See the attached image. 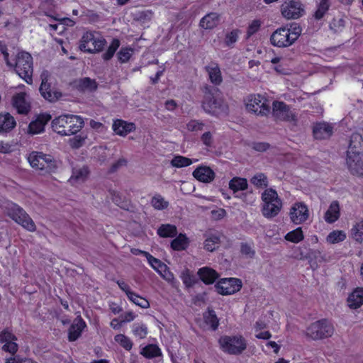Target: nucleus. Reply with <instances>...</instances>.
Wrapping results in <instances>:
<instances>
[{
    "mask_svg": "<svg viewBox=\"0 0 363 363\" xmlns=\"http://www.w3.org/2000/svg\"><path fill=\"white\" fill-rule=\"evenodd\" d=\"M83 118L77 115H61L52 121V130L60 135H74L84 127Z\"/></svg>",
    "mask_w": 363,
    "mask_h": 363,
    "instance_id": "obj_1",
    "label": "nucleus"
},
{
    "mask_svg": "<svg viewBox=\"0 0 363 363\" xmlns=\"http://www.w3.org/2000/svg\"><path fill=\"white\" fill-rule=\"evenodd\" d=\"M202 108L206 113L211 115L225 113L228 110L221 92L215 86L205 87Z\"/></svg>",
    "mask_w": 363,
    "mask_h": 363,
    "instance_id": "obj_2",
    "label": "nucleus"
},
{
    "mask_svg": "<svg viewBox=\"0 0 363 363\" xmlns=\"http://www.w3.org/2000/svg\"><path fill=\"white\" fill-rule=\"evenodd\" d=\"M261 199L263 201L262 213L265 218H272L279 214L282 208V201L276 190L272 188L265 189Z\"/></svg>",
    "mask_w": 363,
    "mask_h": 363,
    "instance_id": "obj_3",
    "label": "nucleus"
},
{
    "mask_svg": "<svg viewBox=\"0 0 363 363\" xmlns=\"http://www.w3.org/2000/svg\"><path fill=\"white\" fill-rule=\"evenodd\" d=\"M334 331L333 325L329 320L321 319L307 327L306 335L313 340H318L331 337Z\"/></svg>",
    "mask_w": 363,
    "mask_h": 363,
    "instance_id": "obj_4",
    "label": "nucleus"
},
{
    "mask_svg": "<svg viewBox=\"0 0 363 363\" xmlns=\"http://www.w3.org/2000/svg\"><path fill=\"white\" fill-rule=\"evenodd\" d=\"M220 349L230 354H240L247 347V343L242 336H223L218 340Z\"/></svg>",
    "mask_w": 363,
    "mask_h": 363,
    "instance_id": "obj_5",
    "label": "nucleus"
},
{
    "mask_svg": "<svg viewBox=\"0 0 363 363\" xmlns=\"http://www.w3.org/2000/svg\"><path fill=\"white\" fill-rule=\"evenodd\" d=\"M106 43V40L99 36H96L94 33L87 31L82 35L79 49L82 51L94 53L101 52Z\"/></svg>",
    "mask_w": 363,
    "mask_h": 363,
    "instance_id": "obj_6",
    "label": "nucleus"
},
{
    "mask_svg": "<svg viewBox=\"0 0 363 363\" xmlns=\"http://www.w3.org/2000/svg\"><path fill=\"white\" fill-rule=\"evenodd\" d=\"M28 161L33 168L51 172L55 168V160L50 155L33 152L28 157Z\"/></svg>",
    "mask_w": 363,
    "mask_h": 363,
    "instance_id": "obj_7",
    "label": "nucleus"
},
{
    "mask_svg": "<svg viewBox=\"0 0 363 363\" xmlns=\"http://www.w3.org/2000/svg\"><path fill=\"white\" fill-rule=\"evenodd\" d=\"M272 115L279 121L294 122L297 120L294 111L283 101H274L273 102Z\"/></svg>",
    "mask_w": 363,
    "mask_h": 363,
    "instance_id": "obj_8",
    "label": "nucleus"
},
{
    "mask_svg": "<svg viewBox=\"0 0 363 363\" xmlns=\"http://www.w3.org/2000/svg\"><path fill=\"white\" fill-rule=\"evenodd\" d=\"M267 101L261 95L250 96L246 103V108L248 111L257 116H267L270 111V107Z\"/></svg>",
    "mask_w": 363,
    "mask_h": 363,
    "instance_id": "obj_9",
    "label": "nucleus"
},
{
    "mask_svg": "<svg viewBox=\"0 0 363 363\" xmlns=\"http://www.w3.org/2000/svg\"><path fill=\"white\" fill-rule=\"evenodd\" d=\"M282 16L287 19H297L305 13L304 6L298 0L285 1L281 8Z\"/></svg>",
    "mask_w": 363,
    "mask_h": 363,
    "instance_id": "obj_10",
    "label": "nucleus"
},
{
    "mask_svg": "<svg viewBox=\"0 0 363 363\" xmlns=\"http://www.w3.org/2000/svg\"><path fill=\"white\" fill-rule=\"evenodd\" d=\"M50 74L48 70H43L40 74L41 84L39 91L42 96L50 102H54L62 96L60 91H52L51 84L48 82Z\"/></svg>",
    "mask_w": 363,
    "mask_h": 363,
    "instance_id": "obj_11",
    "label": "nucleus"
},
{
    "mask_svg": "<svg viewBox=\"0 0 363 363\" xmlns=\"http://www.w3.org/2000/svg\"><path fill=\"white\" fill-rule=\"evenodd\" d=\"M218 294L230 295L240 291L242 281L237 278H225L218 281L215 285Z\"/></svg>",
    "mask_w": 363,
    "mask_h": 363,
    "instance_id": "obj_12",
    "label": "nucleus"
},
{
    "mask_svg": "<svg viewBox=\"0 0 363 363\" xmlns=\"http://www.w3.org/2000/svg\"><path fill=\"white\" fill-rule=\"evenodd\" d=\"M270 41L273 45L279 48L289 47L294 43L288 27H281L277 29L272 34Z\"/></svg>",
    "mask_w": 363,
    "mask_h": 363,
    "instance_id": "obj_13",
    "label": "nucleus"
},
{
    "mask_svg": "<svg viewBox=\"0 0 363 363\" xmlns=\"http://www.w3.org/2000/svg\"><path fill=\"white\" fill-rule=\"evenodd\" d=\"M17 338L8 328L0 333V342L3 344L2 350L6 352L14 354L18 351Z\"/></svg>",
    "mask_w": 363,
    "mask_h": 363,
    "instance_id": "obj_14",
    "label": "nucleus"
},
{
    "mask_svg": "<svg viewBox=\"0 0 363 363\" xmlns=\"http://www.w3.org/2000/svg\"><path fill=\"white\" fill-rule=\"evenodd\" d=\"M291 220L296 225L301 224L308 218V210L303 203H294L290 209Z\"/></svg>",
    "mask_w": 363,
    "mask_h": 363,
    "instance_id": "obj_15",
    "label": "nucleus"
},
{
    "mask_svg": "<svg viewBox=\"0 0 363 363\" xmlns=\"http://www.w3.org/2000/svg\"><path fill=\"white\" fill-rule=\"evenodd\" d=\"M333 125L329 123L317 122L313 125V135L315 140H327L333 134Z\"/></svg>",
    "mask_w": 363,
    "mask_h": 363,
    "instance_id": "obj_16",
    "label": "nucleus"
},
{
    "mask_svg": "<svg viewBox=\"0 0 363 363\" xmlns=\"http://www.w3.org/2000/svg\"><path fill=\"white\" fill-rule=\"evenodd\" d=\"M346 163L353 175L363 176V155L362 154L347 155Z\"/></svg>",
    "mask_w": 363,
    "mask_h": 363,
    "instance_id": "obj_17",
    "label": "nucleus"
},
{
    "mask_svg": "<svg viewBox=\"0 0 363 363\" xmlns=\"http://www.w3.org/2000/svg\"><path fill=\"white\" fill-rule=\"evenodd\" d=\"M16 125L14 117L6 111L0 112V135H6Z\"/></svg>",
    "mask_w": 363,
    "mask_h": 363,
    "instance_id": "obj_18",
    "label": "nucleus"
},
{
    "mask_svg": "<svg viewBox=\"0 0 363 363\" xmlns=\"http://www.w3.org/2000/svg\"><path fill=\"white\" fill-rule=\"evenodd\" d=\"M72 86L80 92H92L97 89L98 84L95 79L84 77L74 80Z\"/></svg>",
    "mask_w": 363,
    "mask_h": 363,
    "instance_id": "obj_19",
    "label": "nucleus"
},
{
    "mask_svg": "<svg viewBox=\"0 0 363 363\" xmlns=\"http://www.w3.org/2000/svg\"><path fill=\"white\" fill-rule=\"evenodd\" d=\"M194 178L201 182L210 183L214 179L216 174L212 169L207 166H199L192 173Z\"/></svg>",
    "mask_w": 363,
    "mask_h": 363,
    "instance_id": "obj_20",
    "label": "nucleus"
},
{
    "mask_svg": "<svg viewBox=\"0 0 363 363\" xmlns=\"http://www.w3.org/2000/svg\"><path fill=\"white\" fill-rule=\"evenodd\" d=\"M51 119L49 114H42L36 120L30 123L28 125V134L35 135L44 131L45 124Z\"/></svg>",
    "mask_w": 363,
    "mask_h": 363,
    "instance_id": "obj_21",
    "label": "nucleus"
},
{
    "mask_svg": "<svg viewBox=\"0 0 363 363\" xmlns=\"http://www.w3.org/2000/svg\"><path fill=\"white\" fill-rule=\"evenodd\" d=\"M136 127L133 123H128L125 121L118 119L113 123V130L118 135L125 136L128 133L134 131Z\"/></svg>",
    "mask_w": 363,
    "mask_h": 363,
    "instance_id": "obj_22",
    "label": "nucleus"
},
{
    "mask_svg": "<svg viewBox=\"0 0 363 363\" xmlns=\"http://www.w3.org/2000/svg\"><path fill=\"white\" fill-rule=\"evenodd\" d=\"M86 323L82 318H76L69 328L68 338L69 341H75L82 334Z\"/></svg>",
    "mask_w": 363,
    "mask_h": 363,
    "instance_id": "obj_23",
    "label": "nucleus"
},
{
    "mask_svg": "<svg viewBox=\"0 0 363 363\" xmlns=\"http://www.w3.org/2000/svg\"><path fill=\"white\" fill-rule=\"evenodd\" d=\"M7 46L6 44L4 42L0 40V52L4 55V59L6 63V65L9 67H13L17 69L18 68V64L21 57H23V52L18 51L16 56L9 58V54L7 52Z\"/></svg>",
    "mask_w": 363,
    "mask_h": 363,
    "instance_id": "obj_24",
    "label": "nucleus"
},
{
    "mask_svg": "<svg viewBox=\"0 0 363 363\" xmlns=\"http://www.w3.org/2000/svg\"><path fill=\"white\" fill-rule=\"evenodd\" d=\"M198 275L206 284H213L219 277V274L216 271L207 267L199 269Z\"/></svg>",
    "mask_w": 363,
    "mask_h": 363,
    "instance_id": "obj_25",
    "label": "nucleus"
},
{
    "mask_svg": "<svg viewBox=\"0 0 363 363\" xmlns=\"http://www.w3.org/2000/svg\"><path fill=\"white\" fill-rule=\"evenodd\" d=\"M210 81L215 85H219L222 81V75L220 67L217 63L212 62L206 67Z\"/></svg>",
    "mask_w": 363,
    "mask_h": 363,
    "instance_id": "obj_26",
    "label": "nucleus"
},
{
    "mask_svg": "<svg viewBox=\"0 0 363 363\" xmlns=\"http://www.w3.org/2000/svg\"><path fill=\"white\" fill-rule=\"evenodd\" d=\"M340 204L337 201H333L325 213L324 218L328 223H333L340 218Z\"/></svg>",
    "mask_w": 363,
    "mask_h": 363,
    "instance_id": "obj_27",
    "label": "nucleus"
},
{
    "mask_svg": "<svg viewBox=\"0 0 363 363\" xmlns=\"http://www.w3.org/2000/svg\"><path fill=\"white\" fill-rule=\"evenodd\" d=\"M89 174V170L87 167L83 166L79 168H74L72 170V174L69 179V182L72 184L75 185L84 182Z\"/></svg>",
    "mask_w": 363,
    "mask_h": 363,
    "instance_id": "obj_28",
    "label": "nucleus"
},
{
    "mask_svg": "<svg viewBox=\"0 0 363 363\" xmlns=\"http://www.w3.org/2000/svg\"><path fill=\"white\" fill-rule=\"evenodd\" d=\"M220 21V16L217 13H210L206 15L200 21V26L204 29L215 28Z\"/></svg>",
    "mask_w": 363,
    "mask_h": 363,
    "instance_id": "obj_29",
    "label": "nucleus"
},
{
    "mask_svg": "<svg viewBox=\"0 0 363 363\" xmlns=\"http://www.w3.org/2000/svg\"><path fill=\"white\" fill-rule=\"evenodd\" d=\"M349 306L357 308L363 304V288H357L347 298Z\"/></svg>",
    "mask_w": 363,
    "mask_h": 363,
    "instance_id": "obj_30",
    "label": "nucleus"
},
{
    "mask_svg": "<svg viewBox=\"0 0 363 363\" xmlns=\"http://www.w3.org/2000/svg\"><path fill=\"white\" fill-rule=\"evenodd\" d=\"M220 242V235L216 233H209L203 242V247L208 252H213L219 247Z\"/></svg>",
    "mask_w": 363,
    "mask_h": 363,
    "instance_id": "obj_31",
    "label": "nucleus"
},
{
    "mask_svg": "<svg viewBox=\"0 0 363 363\" xmlns=\"http://www.w3.org/2000/svg\"><path fill=\"white\" fill-rule=\"evenodd\" d=\"M33 57L30 53L24 52V81L32 84Z\"/></svg>",
    "mask_w": 363,
    "mask_h": 363,
    "instance_id": "obj_32",
    "label": "nucleus"
},
{
    "mask_svg": "<svg viewBox=\"0 0 363 363\" xmlns=\"http://www.w3.org/2000/svg\"><path fill=\"white\" fill-rule=\"evenodd\" d=\"M362 149V136L358 134H354L351 137L347 155L361 154Z\"/></svg>",
    "mask_w": 363,
    "mask_h": 363,
    "instance_id": "obj_33",
    "label": "nucleus"
},
{
    "mask_svg": "<svg viewBox=\"0 0 363 363\" xmlns=\"http://www.w3.org/2000/svg\"><path fill=\"white\" fill-rule=\"evenodd\" d=\"M248 187V183L246 179L235 177L229 182V189L234 193L239 191L246 190Z\"/></svg>",
    "mask_w": 363,
    "mask_h": 363,
    "instance_id": "obj_34",
    "label": "nucleus"
},
{
    "mask_svg": "<svg viewBox=\"0 0 363 363\" xmlns=\"http://www.w3.org/2000/svg\"><path fill=\"white\" fill-rule=\"evenodd\" d=\"M203 319L205 323L207 325H209L213 330H217L219 325V320L216 312L213 309L208 308L207 311L203 313Z\"/></svg>",
    "mask_w": 363,
    "mask_h": 363,
    "instance_id": "obj_35",
    "label": "nucleus"
},
{
    "mask_svg": "<svg viewBox=\"0 0 363 363\" xmlns=\"http://www.w3.org/2000/svg\"><path fill=\"white\" fill-rule=\"evenodd\" d=\"M157 234L162 238H174L177 234L175 225L162 224L157 230Z\"/></svg>",
    "mask_w": 363,
    "mask_h": 363,
    "instance_id": "obj_36",
    "label": "nucleus"
},
{
    "mask_svg": "<svg viewBox=\"0 0 363 363\" xmlns=\"http://www.w3.org/2000/svg\"><path fill=\"white\" fill-rule=\"evenodd\" d=\"M189 245V240L184 234H179L176 238L171 242V247L173 250L181 251L185 250Z\"/></svg>",
    "mask_w": 363,
    "mask_h": 363,
    "instance_id": "obj_37",
    "label": "nucleus"
},
{
    "mask_svg": "<svg viewBox=\"0 0 363 363\" xmlns=\"http://www.w3.org/2000/svg\"><path fill=\"white\" fill-rule=\"evenodd\" d=\"M140 354L148 359L160 357L162 354L160 349L156 345L153 344L144 347Z\"/></svg>",
    "mask_w": 363,
    "mask_h": 363,
    "instance_id": "obj_38",
    "label": "nucleus"
},
{
    "mask_svg": "<svg viewBox=\"0 0 363 363\" xmlns=\"http://www.w3.org/2000/svg\"><path fill=\"white\" fill-rule=\"evenodd\" d=\"M140 252L145 255L150 264L160 274H162V271L166 269L167 265L162 262L160 259L154 257L147 252L140 251Z\"/></svg>",
    "mask_w": 363,
    "mask_h": 363,
    "instance_id": "obj_39",
    "label": "nucleus"
},
{
    "mask_svg": "<svg viewBox=\"0 0 363 363\" xmlns=\"http://www.w3.org/2000/svg\"><path fill=\"white\" fill-rule=\"evenodd\" d=\"M331 6L330 0H320L318 5V9L314 13L316 20H320L328 12Z\"/></svg>",
    "mask_w": 363,
    "mask_h": 363,
    "instance_id": "obj_40",
    "label": "nucleus"
},
{
    "mask_svg": "<svg viewBox=\"0 0 363 363\" xmlns=\"http://www.w3.org/2000/svg\"><path fill=\"white\" fill-rule=\"evenodd\" d=\"M250 182L257 188H266L269 185L267 177L264 173H257L251 179Z\"/></svg>",
    "mask_w": 363,
    "mask_h": 363,
    "instance_id": "obj_41",
    "label": "nucleus"
},
{
    "mask_svg": "<svg viewBox=\"0 0 363 363\" xmlns=\"http://www.w3.org/2000/svg\"><path fill=\"white\" fill-rule=\"evenodd\" d=\"M150 203L156 210H164L169 206V202L165 201L160 194H155L151 199Z\"/></svg>",
    "mask_w": 363,
    "mask_h": 363,
    "instance_id": "obj_42",
    "label": "nucleus"
},
{
    "mask_svg": "<svg viewBox=\"0 0 363 363\" xmlns=\"http://www.w3.org/2000/svg\"><path fill=\"white\" fill-rule=\"evenodd\" d=\"M170 163L172 167L182 168L191 165L192 164V160L184 156L177 155L173 157Z\"/></svg>",
    "mask_w": 363,
    "mask_h": 363,
    "instance_id": "obj_43",
    "label": "nucleus"
},
{
    "mask_svg": "<svg viewBox=\"0 0 363 363\" xmlns=\"http://www.w3.org/2000/svg\"><path fill=\"white\" fill-rule=\"evenodd\" d=\"M304 238L301 228H298L292 231L289 232L285 235V239L294 243H298Z\"/></svg>",
    "mask_w": 363,
    "mask_h": 363,
    "instance_id": "obj_44",
    "label": "nucleus"
},
{
    "mask_svg": "<svg viewBox=\"0 0 363 363\" xmlns=\"http://www.w3.org/2000/svg\"><path fill=\"white\" fill-rule=\"evenodd\" d=\"M352 238L359 242H363V220L356 223L351 230Z\"/></svg>",
    "mask_w": 363,
    "mask_h": 363,
    "instance_id": "obj_45",
    "label": "nucleus"
},
{
    "mask_svg": "<svg viewBox=\"0 0 363 363\" xmlns=\"http://www.w3.org/2000/svg\"><path fill=\"white\" fill-rule=\"evenodd\" d=\"M120 40L117 38H114L113 39L111 45L108 46L107 50L106 52L104 53L103 55V59L104 60H111L114 53L116 52V51L117 50V49L119 48L120 46Z\"/></svg>",
    "mask_w": 363,
    "mask_h": 363,
    "instance_id": "obj_46",
    "label": "nucleus"
},
{
    "mask_svg": "<svg viewBox=\"0 0 363 363\" xmlns=\"http://www.w3.org/2000/svg\"><path fill=\"white\" fill-rule=\"evenodd\" d=\"M114 340L125 350L130 351L133 347V342L131 340L123 334L116 335Z\"/></svg>",
    "mask_w": 363,
    "mask_h": 363,
    "instance_id": "obj_47",
    "label": "nucleus"
},
{
    "mask_svg": "<svg viewBox=\"0 0 363 363\" xmlns=\"http://www.w3.org/2000/svg\"><path fill=\"white\" fill-rule=\"evenodd\" d=\"M346 238L345 233L342 230H333L327 236V241L335 244L343 241Z\"/></svg>",
    "mask_w": 363,
    "mask_h": 363,
    "instance_id": "obj_48",
    "label": "nucleus"
},
{
    "mask_svg": "<svg viewBox=\"0 0 363 363\" xmlns=\"http://www.w3.org/2000/svg\"><path fill=\"white\" fill-rule=\"evenodd\" d=\"M147 328L143 323H134L133 325V333L140 339H144L147 335Z\"/></svg>",
    "mask_w": 363,
    "mask_h": 363,
    "instance_id": "obj_49",
    "label": "nucleus"
},
{
    "mask_svg": "<svg viewBox=\"0 0 363 363\" xmlns=\"http://www.w3.org/2000/svg\"><path fill=\"white\" fill-rule=\"evenodd\" d=\"M128 297L135 305L139 306L143 308H147L150 307V303L147 300L138 296L133 291L130 293V295Z\"/></svg>",
    "mask_w": 363,
    "mask_h": 363,
    "instance_id": "obj_50",
    "label": "nucleus"
},
{
    "mask_svg": "<svg viewBox=\"0 0 363 363\" xmlns=\"http://www.w3.org/2000/svg\"><path fill=\"white\" fill-rule=\"evenodd\" d=\"M9 206H11L13 208L12 212H9V216L14 220L17 223L23 225V213L21 209L17 206L15 203H8Z\"/></svg>",
    "mask_w": 363,
    "mask_h": 363,
    "instance_id": "obj_51",
    "label": "nucleus"
},
{
    "mask_svg": "<svg viewBox=\"0 0 363 363\" xmlns=\"http://www.w3.org/2000/svg\"><path fill=\"white\" fill-rule=\"evenodd\" d=\"M133 53V50L132 48L128 47L121 48V49L117 53V57L121 63H125L130 60Z\"/></svg>",
    "mask_w": 363,
    "mask_h": 363,
    "instance_id": "obj_52",
    "label": "nucleus"
},
{
    "mask_svg": "<svg viewBox=\"0 0 363 363\" xmlns=\"http://www.w3.org/2000/svg\"><path fill=\"white\" fill-rule=\"evenodd\" d=\"M345 26V20L342 17H335L330 23V28L335 33L340 32Z\"/></svg>",
    "mask_w": 363,
    "mask_h": 363,
    "instance_id": "obj_53",
    "label": "nucleus"
},
{
    "mask_svg": "<svg viewBox=\"0 0 363 363\" xmlns=\"http://www.w3.org/2000/svg\"><path fill=\"white\" fill-rule=\"evenodd\" d=\"M86 139V135H77L69 140V145L73 149H78L84 145Z\"/></svg>",
    "mask_w": 363,
    "mask_h": 363,
    "instance_id": "obj_54",
    "label": "nucleus"
},
{
    "mask_svg": "<svg viewBox=\"0 0 363 363\" xmlns=\"http://www.w3.org/2000/svg\"><path fill=\"white\" fill-rule=\"evenodd\" d=\"M11 103L12 106L16 108L17 112L19 114H23V91L13 96Z\"/></svg>",
    "mask_w": 363,
    "mask_h": 363,
    "instance_id": "obj_55",
    "label": "nucleus"
},
{
    "mask_svg": "<svg viewBox=\"0 0 363 363\" xmlns=\"http://www.w3.org/2000/svg\"><path fill=\"white\" fill-rule=\"evenodd\" d=\"M205 123L199 120H191L186 124V128L191 132H199L203 130Z\"/></svg>",
    "mask_w": 363,
    "mask_h": 363,
    "instance_id": "obj_56",
    "label": "nucleus"
},
{
    "mask_svg": "<svg viewBox=\"0 0 363 363\" xmlns=\"http://www.w3.org/2000/svg\"><path fill=\"white\" fill-rule=\"evenodd\" d=\"M181 278L186 287H191L196 282V278L191 274L189 270L184 271L181 274Z\"/></svg>",
    "mask_w": 363,
    "mask_h": 363,
    "instance_id": "obj_57",
    "label": "nucleus"
},
{
    "mask_svg": "<svg viewBox=\"0 0 363 363\" xmlns=\"http://www.w3.org/2000/svg\"><path fill=\"white\" fill-rule=\"evenodd\" d=\"M240 33V31L239 30L235 29L227 33L225 39L226 45L231 47L234 43H235L238 39V35Z\"/></svg>",
    "mask_w": 363,
    "mask_h": 363,
    "instance_id": "obj_58",
    "label": "nucleus"
},
{
    "mask_svg": "<svg viewBox=\"0 0 363 363\" xmlns=\"http://www.w3.org/2000/svg\"><path fill=\"white\" fill-rule=\"evenodd\" d=\"M240 252L247 258H252L255 255V251L252 247L246 242L241 243Z\"/></svg>",
    "mask_w": 363,
    "mask_h": 363,
    "instance_id": "obj_59",
    "label": "nucleus"
},
{
    "mask_svg": "<svg viewBox=\"0 0 363 363\" xmlns=\"http://www.w3.org/2000/svg\"><path fill=\"white\" fill-rule=\"evenodd\" d=\"M261 26V22L259 20H254L249 25L247 31V38H249L253 34L257 33Z\"/></svg>",
    "mask_w": 363,
    "mask_h": 363,
    "instance_id": "obj_60",
    "label": "nucleus"
},
{
    "mask_svg": "<svg viewBox=\"0 0 363 363\" xmlns=\"http://www.w3.org/2000/svg\"><path fill=\"white\" fill-rule=\"evenodd\" d=\"M24 228L29 231L33 232L36 229V226L32 218L28 214L24 212Z\"/></svg>",
    "mask_w": 363,
    "mask_h": 363,
    "instance_id": "obj_61",
    "label": "nucleus"
},
{
    "mask_svg": "<svg viewBox=\"0 0 363 363\" xmlns=\"http://www.w3.org/2000/svg\"><path fill=\"white\" fill-rule=\"evenodd\" d=\"M201 140L204 145L211 147L213 142L212 133L210 131L205 132L201 135Z\"/></svg>",
    "mask_w": 363,
    "mask_h": 363,
    "instance_id": "obj_62",
    "label": "nucleus"
},
{
    "mask_svg": "<svg viewBox=\"0 0 363 363\" xmlns=\"http://www.w3.org/2000/svg\"><path fill=\"white\" fill-rule=\"evenodd\" d=\"M290 32V36L291 40H293L294 43L298 38L301 35V29L299 26H291L288 28Z\"/></svg>",
    "mask_w": 363,
    "mask_h": 363,
    "instance_id": "obj_63",
    "label": "nucleus"
},
{
    "mask_svg": "<svg viewBox=\"0 0 363 363\" xmlns=\"http://www.w3.org/2000/svg\"><path fill=\"white\" fill-rule=\"evenodd\" d=\"M252 147L256 151L264 152L266 151L269 147V145L267 143L262 142L253 143L252 144Z\"/></svg>",
    "mask_w": 363,
    "mask_h": 363,
    "instance_id": "obj_64",
    "label": "nucleus"
}]
</instances>
